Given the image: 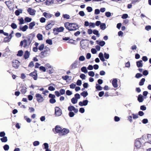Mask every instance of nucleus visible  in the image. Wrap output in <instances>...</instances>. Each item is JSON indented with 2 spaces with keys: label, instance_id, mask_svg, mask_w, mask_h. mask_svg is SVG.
<instances>
[{
  "label": "nucleus",
  "instance_id": "e433bc0d",
  "mask_svg": "<svg viewBox=\"0 0 151 151\" xmlns=\"http://www.w3.org/2000/svg\"><path fill=\"white\" fill-rule=\"evenodd\" d=\"M32 20V19L31 18L28 17H26L24 19L25 21L26 22H30Z\"/></svg>",
  "mask_w": 151,
  "mask_h": 151
},
{
  "label": "nucleus",
  "instance_id": "9d476101",
  "mask_svg": "<svg viewBox=\"0 0 151 151\" xmlns=\"http://www.w3.org/2000/svg\"><path fill=\"white\" fill-rule=\"evenodd\" d=\"M54 22L52 21H50V22L45 27V29L47 30H48L50 29L52 27V26L54 24Z\"/></svg>",
  "mask_w": 151,
  "mask_h": 151
},
{
  "label": "nucleus",
  "instance_id": "4468645a",
  "mask_svg": "<svg viewBox=\"0 0 151 151\" xmlns=\"http://www.w3.org/2000/svg\"><path fill=\"white\" fill-rule=\"evenodd\" d=\"M61 129V128L58 125H57L55 126V128L53 129H52V130L53 132H54L55 129V132L56 133H58L59 135V133H60V132Z\"/></svg>",
  "mask_w": 151,
  "mask_h": 151
},
{
  "label": "nucleus",
  "instance_id": "2eb2a0df",
  "mask_svg": "<svg viewBox=\"0 0 151 151\" xmlns=\"http://www.w3.org/2000/svg\"><path fill=\"white\" fill-rule=\"evenodd\" d=\"M88 102V100H83V102L80 101L79 102V105L81 106H86L87 105Z\"/></svg>",
  "mask_w": 151,
  "mask_h": 151
},
{
  "label": "nucleus",
  "instance_id": "473e14b6",
  "mask_svg": "<svg viewBox=\"0 0 151 151\" xmlns=\"http://www.w3.org/2000/svg\"><path fill=\"white\" fill-rule=\"evenodd\" d=\"M100 27L101 29L103 30L105 29L106 28V24L104 23H101Z\"/></svg>",
  "mask_w": 151,
  "mask_h": 151
},
{
  "label": "nucleus",
  "instance_id": "6e6d98bb",
  "mask_svg": "<svg viewBox=\"0 0 151 151\" xmlns=\"http://www.w3.org/2000/svg\"><path fill=\"white\" fill-rule=\"evenodd\" d=\"M40 70H42L45 72L46 71V69L45 67L43 66H41L39 68Z\"/></svg>",
  "mask_w": 151,
  "mask_h": 151
},
{
  "label": "nucleus",
  "instance_id": "1a4fd4ad",
  "mask_svg": "<svg viewBox=\"0 0 151 151\" xmlns=\"http://www.w3.org/2000/svg\"><path fill=\"white\" fill-rule=\"evenodd\" d=\"M34 37L35 35L34 34L32 33L30 34L27 37L26 40H27L28 42L30 44Z\"/></svg>",
  "mask_w": 151,
  "mask_h": 151
},
{
  "label": "nucleus",
  "instance_id": "20e7f679",
  "mask_svg": "<svg viewBox=\"0 0 151 151\" xmlns=\"http://www.w3.org/2000/svg\"><path fill=\"white\" fill-rule=\"evenodd\" d=\"M64 29V28L63 27L54 28L53 29V33L55 35H57L58 32H63Z\"/></svg>",
  "mask_w": 151,
  "mask_h": 151
},
{
  "label": "nucleus",
  "instance_id": "dca6fc26",
  "mask_svg": "<svg viewBox=\"0 0 151 151\" xmlns=\"http://www.w3.org/2000/svg\"><path fill=\"white\" fill-rule=\"evenodd\" d=\"M43 15L44 16L46 19H47L50 18L52 16H53L52 14L46 12H44L43 13Z\"/></svg>",
  "mask_w": 151,
  "mask_h": 151
},
{
  "label": "nucleus",
  "instance_id": "f257e3e1",
  "mask_svg": "<svg viewBox=\"0 0 151 151\" xmlns=\"http://www.w3.org/2000/svg\"><path fill=\"white\" fill-rule=\"evenodd\" d=\"M65 28L69 31H75L78 29V25L76 23L66 22L64 23Z\"/></svg>",
  "mask_w": 151,
  "mask_h": 151
},
{
  "label": "nucleus",
  "instance_id": "c03bdc74",
  "mask_svg": "<svg viewBox=\"0 0 151 151\" xmlns=\"http://www.w3.org/2000/svg\"><path fill=\"white\" fill-rule=\"evenodd\" d=\"M93 34L96 35L98 37L99 36V32L96 29H94L93 31Z\"/></svg>",
  "mask_w": 151,
  "mask_h": 151
},
{
  "label": "nucleus",
  "instance_id": "37998d69",
  "mask_svg": "<svg viewBox=\"0 0 151 151\" xmlns=\"http://www.w3.org/2000/svg\"><path fill=\"white\" fill-rule=\"evenodd\" d=\"M24 118L28 123H30L31 121V119L27 117L26 116H24Z\"/></svg>",
  "mask_w": 151,
  "mask_h": 151
},
{
  "label": "nucleus",
  "instance_id": "a878e982",
  "mask_svg": "<svg viewBox=\"0 0 151 151\" xmlns=\"http://www.w3.org/2000/svg\"><path fill=\"white\" fill-rule=\"evenodd\" d=\"M35 25V22H31L29 24V28L30 29H32L34 26Z\"/></svg>",
  "mask_w": 151,
  "mask_h": 151
},
{
  "label": "nucleus",
  "instance_id": "72a5a7b5",
  "mask_svg": "<svg viewBox=\"0 0 151 151\" xmlns=\"http://www.w3.org/2000/svg\"><path fill=\"white\" fill-rule=\"evenodd\" d=\"M145 81V79L144 78H142L141 79L139 83V85L140 86H142L144 85V82Z\"/></svg>",
  "mask_w": 151,
  "mask_h": 151
},
{
  "label": "nucleus",
  "instance_id": "09e8293b",
  "mask_svg": "<svg viewBox=\"0 0 151 151\" xmlns=\"http://www.w3.org/2000/svg\"><path fill=\"white\" fill-rule=\"evenodd\" d=\"M49 102L51 104H54L56 102V101L55 99H50L49 100Z\"/></svg>",
  "mask_w": 151,
  "mask_h": 151
},
{
  "label": "nucleus",
  "instance_id": "423d86ee",
  "mask_svg": "<svg viewBox=\"0 0 151 151\" xmlns=\"http://www.w3.org/2000/svg\"><path fill=\"white\" fill-rule=\"evenodd\" d=\"M12 65L13 67L16 69H17L20 65V63L18 60H14L12 62Z\"/></svg>",
  "mask_w": 151,
  "mask_h": 151
},
{
  "label": "nucleus",
  "instance_id": "a19ab883",
  "mask_svg": "<svg viewBox=\"0 0 151 151\" xmlns=\"http://www.w3.org/2000/svg\"><path fill=\"white\" fill-rule=\"evenodd\" d=\"M96 88L97 90L99 91H101L102 89V87L98 84H96Z\"/></svg>",
  "mask_w": 151,
  "mask_h": 151
},
{
  "label": "nucleus",
  "instance_id": "bf43d9fd",
  "mask_svg": "<svg viewBox=\"0 0 151 151\" xmlns=\"http://www.w3.org/2000/svg\"><path fill=\"white\" fill-rule=\"evenodd\" d=\"M79 60L80 61H83L85 60V58L83 56H81L80 57Z\"/></svg>",
  "mask_w": 151,
  "mask_h": 151
},
{
  "label": "nucleus",
  "instance_id": "6ab92c4d",
  "mask_svg": "<svg viewBox=\"0 0 151 151\" xmlns=\"http://www.w3.org/2000/svg\"><path fill=\"white\" fill-rule=\"evenodd\" d=\"M78 61L76 60L71 65V69H74L77 67V65L78 64Z\"/></svg>",
  "mask_w": 151,
  "mask_h": 151
},
{
  "label": "nucleus",
  "instance_id": "f8f14e48",
  "mask_svg": "<svg viewBox=\"0 0 151 151\" xmlns=\"http://www.w3.org/2000/svg\"><path fill=\"white\" fill-rule=\"evenodd\" d=\"M13 33V31H12V32L9 35L4 38V41L5 42H9L12 37V35Z\"/></svg>",
  "mask_w": 151,
  "mask_h": 151
},
{
  "label": "nucleus",
  "instance_id": "de8ad7c7",
  "mask_svg": "<svg viewBox=\"0 0 151 151\" xmlns=\"http://www.w3.org/2000/svg\"><path fill=\"white\" fill-rule=\"evenodd\" d=\"M4 149L5 151L8 150L9 149V146L7 145H5L4 146Z\"/></svg>",
  "mask_w": 151,
  "mask_h": 151
},
{
  "label": "nucleus",
  "instance_id": "ddd939ff",
  "mask_svg": "<svg viewBox=\"0 0 151 151\" xmlns=\"http://www.w3.org/2000/svg\"><path fill=\"white\" fill-rule=\"evenodd\" d=\"M27 11L29 14L32 16L35 15L36 12V11L35 9H32L31 8H28Z\"/></svg>",
  "mask_w": 151,
  "mask_h": 151
},
{
  "label": "nucleus",
  "instance_id": "c756f323",
  "mask_svg": "<svg viewBox=\"0 0 151 151\" xmlns=\"http://www.w3.org/2000/svg\"><path fill=\"white\" fill-rule=\"evenodd\" d=\"M0 140L2 142H5L7 141V137L6 136L3 137L0 139Z\"/></svg>",
  "mask_w": 151,
  "mask_h": 151
},
{
  "label": "nucleus",
  "instance_id": "052dcab7",
  "mask_svg": "<svg viewBox=\"0 0 151 151\" xmlns=\"http://www.w3.org/2000/svg\"><path fill=\"white\" fill-rule=\"evenodd\" d=\"M86 9L88 12H91L93 10L92 7L90 6H88L86 8Z\"/></svg>",
  "mask_w": 151,
  "mask_h": 151
},
{
  "label": "nucleus",
  "instance_id": "b1692460",
  "mask_svg": "<svg viewBox=\"0 0 151 151\" xmlns=\"http://www.w3.org/2000/svg\"><path fill=\"white\" fill-rule=\"evenodd\" d=\"M99 56L100 58V59L102 61H104L105 60L104 58L103 54L102 52H100L99 54Z\"/></svg>",
  "mask_w": 151,
  "mask_h": 151
},
{
  "label": "nucleus",
  "instance_id": "58836bf2",
  "mask_svg": "<svg viewBox=\"0 0 151 151\" xmlns=\"http://www.w3.org/2000/svg\"><path fill=\"white\" fill-rule=\"evenodd\" d=\"M71 101L73 104H75L77 103L78 100L74 98H73L71 99Z\"/></svg>",
  "mask_w": 151,
  "mask_h": 151
},
{
  "label": "nucleus",
  "instance_id": "603ef678",
  "mask_svg": "<svg viewBox=\"0 0 151 151\" xmlns=\"http://www.w3.org/2000/svg\"><path fill=\"white\" fill-rule=\"evenodd\" d=\"M60 92L61 95H63L65 93V91L63 89H61L60 90Z\"/></svg>",
  "mask_w": 151,
  "mask_h": 151
},
{
  "label": "nucleus",
  "instance_id": "9b49d317",
  "mask_svg": "<svg viewBox=\"0 0 151 151\" xmlns=\"http://www.w3.org/2000/svg\"><path fill=\"white\" fill-rule=\"evenodd\" d=\"M68 110L69 111H73L74 112L76 113H77L78 111V109H77L76 108L73 106H70L68 107Z\"/></svg>",
  "mask_w": 151,
  "mask_h": 151
},
{
  "label": "nucleus",
  "instance_id": "5701e85b",
  "mask_svg": "<svg viewBox=\"0 0 151 151\" xmlns=\"http://www.w3.org/2000/svg\"><path fill=\"white\" fill-rule=\"evenodd\" d=\"M28 28V26L26 25L24 26L23 27H22L21 26L19 27V29L23 32L26 31Z\"/></svg>",
  "mask_w": 151,
  "mask_h": 151
},
{
  "label": "nucleus",
  "instance_id": "412c9836",
  "mask_svg": "<svg viewBox=\"0 0 151 151\" xmlns=\"http://www.w3.org/2000/svg\"><path fill=\"white\" fill-rule=\"evenodd\" d=\"M30 53L27 50L26 51L24 54V57L25 59L28 58L30 55Z\"/></svg>",
  "mask_w": 151,
  "mask_h": 151
},
{
  "label": "nucleus",
  "instance_id": "7c9ffc66",
  "mask_svg": "<svg viewBox=\"0 0 151 151\" xmlns=\"http://www.w3.org/2000/svg\"><path fill=\"white\" fill-rule=\"evenodd\" d=\"M26 89L27 88L25 87H22L21 89L20 90L21 93L24 94L27 91Z\"/></svg>",
  "mask_w": 151,
  "mask_h": 151
},
{
  "label": "nucleus",
  "instance_id": "a211bd4d",
  "mask_svg": "<svg viewBox=\"0 0 151 151\" xmlns=\"http://www.w3.org/2000/svg\"><path fill=\"white\" fill-rule=\"evenodd\" d=\"M117 79L115 78L113 79L112 81V84L113 86L115 88H116L118 87V85L117 84Z\"/></svg>",
  "mask_w": 151,
  "mask_h": 151
},
{
  "label": "nucleus",
  "instance_id": "39448f33",
  "mask_svg": "<svg viewBox=\"0 0 151 151\" xmlns=\"http://www.w3.org/2000/svg\"><path fill=\"white\" fill-rule=\"evenodd\" d=\"M35 97L37 101L39 103L42 102L44 101V98L39 93H37L36 94Z\"/></svg>",
  "mask_w": 151,
  "mask_h": 151
},
{
  "label": "nucleus",
  "instance_id": "f03ea898",
  "mask_svg": "<svg viewBox=\"0 0 151 151\" xmlns=\"http://www.w3.org/2000/svg\"><path fill=\"white\" fill-rule=\"evenodd\" d=\"M50 49L47 47H45L44 50L42 51L39 55L40 57L43 58L48 56L49 54Z\"/></svg>",
  "mask_w": 151,
  "mask_h": 151
},
{
  "label": "nucleus",
  "instance_id": "e2e57ef3",
  "mask_svg": "<svg viewBox=\"0 0 151 151\" xmlns=\"http://www.w3.org/2000/svg\"><path fill=\"white\" fill-rule=\"evenodd\" d=\"M66 94L68 96H70L72 94V92L69 90H68L66 91Z\"/></svg>",
  "mask_w": 151,
  "mask_h": 151
},
{
  "label": "nucleus",
  "instance_id": "f704fd0d",
  "mask_svg": "<svg viewBox=\"0 0 151 151\" xmlns=\"http://www.w3.org/2000/svg\"><path fill=\"white\" fill-rule=\"evenodd\" d=\"M18 20L19 21V25H21V24H24V20L23 18L21 17L20 19H18Z\"/></svg>",
  "mask_w": 151,
  "mask_h": 151
},
{
  "label": "nucleus",
  "instance_id": "a18cd8bd",
  "mask_svg": "<svg viewBox=\"0 0 151 151\" xmlns=\"http://www.w3.org/2000/svg\"><path fill=\"white\" fill-rule=\"evenodd\" d=\"M46 42L50 45H52V40L51 39L47 40Z\"/></svg>",
  "mask_w": 151,
  "mask_h": 151
},
{
  "label": "nucleus",
  "instance_id": "0e129e2a",
  "mask_svg": "<svg viewBox=\"0 0 151 151\" xmlns=\"http://www.w3.org/2000/svg\"><path fill=\"white\" fill-rule=\"evenodd\" d=\"M100 13V11L98 9H96L95 10L94 14H95L97 15L99 14Z\"/></svg>",
  "mask_w": 151,
  "mask_h": 151
},
{
  "label": "nucleus",
  "instance_id": "680f3d73",
  "mask_svg": "<svg viewBox=\"0 0 151 151\" xmlns=\"http://www.w3.org/2000/svg\"><path fill=\"white\" fill-rule=\"evenodd\" d=\"M48 89L50 91H53L55 90V88L52 86H50L48 88Z\"/></svg>",
  "mask_w": 151,
  "mask_h": 151
},
{
  "label": "nucleus",
  "instance_id": "5fc2aeb1",
  "mask_svg": "<svg viewBox=\"0 0 151 151\" xmlns=\"http://www.w3.org/2000/svg\"><path fill=\"white\" fill-rule=\"evenodd\" d=\"M132 115L133 116V118L134 119H137L138 118L139 116L137 114H132Z\"/></svg>",
  "mask_w": 151,
  "mask_h": 151
},
{
  "label": "nucleus",
  "instance_id": "7ed1b4c3",
  "mask_svg": "<svg viewBox=\"0 0 151 151\" xmlns=\"http://www.w3.org/2000/svg\"><path fill=\"white\" fill-rule=\"evenodd\" d=\"M30 44L27 42L26 40L24 39L23 41H21L20 42V46L23 47L24 48H28Z\"/></svg>",
  "mask_w": 151,
  "mask_h": 151
},
{
  "label": "nucleus",
  "instance_id": "0eeeda50",
  "mask_svg": "<svg viewBox=\"0 0 151 151\" xmlns=\"http://www.w3.org/2000/svg\"><path fill=\"white\" fill-rule=\"evenodd\" d=\"M62 114V111L60 108L58 107H56L55 108V114L56 116H60Z\"/></svg>",
  "mask_w": 151,
  "mask_h": 151
},
{
  "label": "nucleus",
  "instance_id": "13d9d810",
  "mask_svg": "<svg viewBox=\"0 0 151 151\" xmlns=\"http://www.w3.org/2000/svg\"><path fill=\"white\" fill-rule=\"evenodd\" d=\"M142 76V75L139 73H137L135 76V77L137 78L141 77Z\"/></svg>",
  "mask_w": 151,
  "mask_h": 151
},
{
  "label": "nucleus",
  "instance_id": "4d7b16f0",
  "mask_svg": "<svg viewBox=\"0 0 151 151\" xmlns=\"http://www.w3.org/2000/svg\"><path fill=\"white\" fill-rule=\"evenodd\" d=\"M48 97L49 98H51V99H55V95L52 94L51 93L49 94Z\"/></svg>",
  "mask_w": 151,
  "mask_h": 151
},
{
  "label": "nucleus",
  "instance_id": "2f4dec72",
  "mask_svg": "<svg viewBox=\"0 0 151 151\" xmlns=\"http://www.w3.org/2000/svg\"><path fill=\"white\" fill-rule=\"evenodd\" d=\"M23 51L22 50H19L18 52V53L17 55L18 56L21 57L23 55Z\"/></svg>",
  "mask_w": 151,
  "mask_h": 151
},
{
  "label": "nucleus",
  "instance_id": "4be33fe9",
  "mask_svg": "<svg viewBox=\"0 0 151 151\" xmlns=\"http://www.w3.org/2000/svg\"><path fill=\"white\" fill-rule=\"evenodd\" d=\"M142 61L141 60H140L139 61L137 62V65L138 68L142 67L143 66L142 63Z\"/></svg>",
  "mask_w": 151,
  "mask_h": 151
},
{
  "label": "nucleus",
  "instance_id": "aec40b11",
  "mask_svg": "<svg viewBox=\"0 0 151 151\" xmlns=\"http://www.w3.org/2000/svg\"><path fill=\"white\" fill-rule=\"evenodd\" d=\"M34 73L31 72L29 74V76L32 77L34 80H36L37 78V74H35Z\"/></svg>",
  "mask_w": 151,
  "mask_h": 151
},
{
  "label": "nucleus",
  "instance_id": "69168bd1",
  "mask_svg": "<svg viewBox=\"0 0 151 151\" xmlns=\"http://www.w3.org/2000/svg\"><path fill=\"white\" fill-rule=\"evenodd\" d=\"M69 78V77L68 76L66 75L65 76H62V78L64 80L66 81L67 80L68 78Z\"/></svg>",
  "mask_w": 151,
  "mask_h": 151
},
{
  "label": "nucleus",
  "instance_id": "c9c22d12",
  "mask_svg": "<svg viewBox=\"0 0 151 151\" xmlns=\"http://www.w3.org/2000/svg\"><path fill=\"white\" fill-rule=\"evenodd\" d=\"M147 142L150 144H151V134H148L147 135Z\"/></svg>",
  "mask_w": 151,
  "mask_h": 151
},
{
  "label": "nucleus",
  "instance_id": "6e6552de",
  "mask_svg": "<svg viewBox=\"0 0 151 151\" xmlns=\"http://www.w3.org/2000/svg\"><path fill=\"white\" fill-rule=\"evenodd\" d=\"M69 132V129L64 128L61 129L60 133H59V135L60 136L67 134Z\"/></svg>",
  "mask_w": 151,
  "mask_h": 151
},
{
  "label": "nucleus",
  "instance_id": "c85d7f7f",
  "mask_svg": "<svg viewBox=\"0 0 151 151\" xmlns=\"http://www.w3.org/2000/svg\"><path fill=\"white\" fill-rule=\"evenodd\" d=\"M37 37L39 40H41L43 39V36L42 34L38 33L37 36Z\"/></svg>",
  "mask_w": 151,
  "mask_h": 151
},
{
  "label": "nucleus",
  "instance_id": "338daca9",
  "mask_svg": "<svg viewBox=\"0 0 151 151\" xmlns=\"http://www.w3.org/2000/svg\"><path fill=\"white\" fill-rule=\"evenodd\" d=\"M75 98L77 99V100L78 99H79L80 98V94L78 93L75 94Z\"/></svg>",
  "mask_w": 151,
  "mask_h": 151
},
{
  "label": "nucleus",
  "instance_id": "864d4df0",
  "mask_svg": "<svg viewBox=\"0 0 151 151\" xmlns=\"http://www.w3.org/2000/svg\"><path fill=\"white\" fill-rule=\"evenodd\" d=\"M45 21L46 19L43 17H41L40 19V22L41 23H43L45 22Z\"/></svg>",
  "mask_w": 151,
  "mask_h": 151
},
{
  "label": "nucleus",
  "instance_id": "3c124183",
  "mask_svg": "<svg viewBox=\"0 0 151 151\" xmlns=\"http://www.w3.org/2000/svg\"><path fill=\"white\" fill-rule=\"evenodd\" d=\"M34 66V64L33 61H31L28 65V67L32 68Z\"/></svg>",
  "mask_w": 151,
  "mask_h": 151
},
{
  "label": "nucleus",
  "instance_id": "4c0bfd02",
  "mask_svg": "<svg viewBox=\"0 0 151 151\" xmlns=\"http://www.w3.org/2000/svg\"><path fill=\"white\" fill-rule=\"evenodd\" d=\"M81 70L82 72H84L85 73H87L88 71L86 67H83L81 68Z\"/></svg>",
  "mask_w": 151,
  "mask_h": 151
},
{
  "label": "nucleus",
  "instance_id": "bb28decb",
  "mask_svg": "<svg viewBox=\"0 0 151 151\" xmlns=\"http://www.w3.org/2000/svg\"><path fill=\"white\" fill-rule=\"evenodd\" d=\"M96 42L97 43V44H99L101 47H103L105 44V42L104 41H101L99 42L98 40H97Z\"/></svg>",
  "mask_w": 151,
  "mask_h": 151
},
{
  "label": "nucleus",
  "instance_id": "cd10ccee",
  "mask_svg": "<svg viewBox=\"0 0 151 151\" xmlns=\"http://www.w3.org/2000/svg\"><path fill=\"white\" fill-rule=\"evenodd\" d=\"M81 95L84 97H85L88 96V93L87 91H83L81 93Z\"/></svg>",
  "mask_w": 151,
  "mask_h": 151
},
{
  "label": "nucleus",
  "instance_id": "393cba45",
  "mask_svg": "<svg viewBox=\"0 0 151 151\" xmlns=\"http://www.w3.org/2000/svg\"><path fill=\"white\" fill-rule=\"evenodd\" d=\"M137 100L139 102H142L143 101V96L141 94H139L138 95Z\"/></svg>",
  "mask_w": 151,
  "mask_h": 151
},
{
  "label": "nucleus",
  "instance_id": "79ce46f5",
  "mask_svg": "<svg viewBox=\"0 0 151 151\" xmlns=\"http://www.w3.org/2000/svg\"><path fill=\"white\" fill-rule=\"evenodd\" d=\"M44 48V44H41L38 47V49L40 51H42L43 50Z\"/></svg>",
  "mask_w": 151,
  "mask_h": 151
},
{
  "label": "nucleus",
  "instance_id": "8fccbe9b",
  "mask_svg": "<svg viewBox=\"0 0 151 151\" xmlns=\"http://www.w3.org/2000/svg\"><path fill=\"white\" fill-rule=\"evenodd\" d=\"M88 75L91 77H93L94 76V73L93 71H91L88 73Z\"/></svg>",
  "mask_w": 151,
  "mask_h": 151
},
{
  "label": "nucleus",
  "instance_id": "49530a36",
  "mask_svg": "<svg viewBox=\"0 0 151 151\" xmlns=\"http://www.w3.org/2000/svg\"><path fill=\"white\" fill-rule=\"evenodd\" d=\"M11 27L13 29H15L17 27V25L14 23H13L11 24Z\"/></svg>",
  "mask_w": 151,
  "mask_h": 151
},
{
  "label": "nucleus",
  "instance_id": "774afa93",
  "mask_svg": "<svg viewBox=\"0 0 151 151\" xmlns=\"http://www.w3.org/2000/svg\"><path fill=\"white\" fill-rule=\"evenodd\" d=\"M39 142L38 141H35L33 143V145L35 146L39 145Z\"/></svg>",
  "mask_w": 151,
  "mask_h": 151
},
{
  "label": "nucleus",
  "instance_id": "ea45409f",
  "mask_svg": "<svg viewBox=\"0 0 151 151\" xmlns=\"http://www.w3.org/2000/svg\"><path fill=\"white\" fill-rule=\"evenodd\" d=\"M63 17L64 18L66 19H69L70 18V16L66 14H63Z\"/></svg>",
  "mask_w": 151,
  "mask_h": 151
},
{
  "label": "nucleus",
  "instance_id": "f3484780",
  "mask_svg": "<svg viewBox=\"0 0 151 151\" xmlns=\"http://www.w3.org/2000/svg\"><path fill=\"white\" fill-rule=\"evenodd\" d=\"M141 143L138 140H136L135 141V145L137 148H139L141 146Z\"/></svg>",
  "mask_w": 151,
  "mask_h": 151
}]
</instances>
